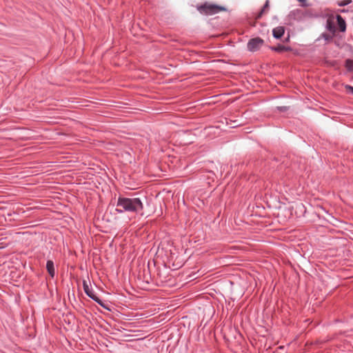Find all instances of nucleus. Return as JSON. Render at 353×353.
<instances>
[{
    "mask_svg": "<svg viewBox=\"0 0 353 353\" xmlns=\"http://www.w3.org/2000/svg\"><path fill=\"white\" fill-rule=\"evenodd\" d=\"M83 286L84 292L88 296H89L90 299L94 300L95 302H97L101 306L105 307V305L103 304L102 301L94 294V293L92 292V290L89 287L87 281H83Z\"/></svg>",
    "mask_w": 353,
    "mask_h": 353,
    "instance_id": "7ed1b4c3",
    "label": "nucleus"
},
{
    "mask_svg": "<svg viewBox=\"0 0 353 353\" xmlns=\"http://www.w3.org/2000/svg\"><path fill=\"white\" fill-rule=\"evenodd\" d=\"M345 90L353 94V87L349 85H345Z\"/></svg>",
    "mask_w": 353,
    "mask_h": 353,
    "instance_id": "f8f14e48",
    "label": "nucleus"
},
{
    "mask_svg": "<svg viewBox=\"0 0 353 353\" xmlns=\"http://www.w3.org/2000/svg\"><path fill=\"white\" fill-rule=\"evenodd\" d=\"M263 40L259 37L252 39L248 43V48L250 51L258 50L263 44Z\"/></svg>",
    "mask_w": 353,
    "mask_h": 353,
    "instance_id": "20e7f679",
    "label": "nucleus"
},
{
    "mask_svg": "<svg viewBox=\"0 0 353 353\" xmlns=\"http://www.w3.org/2000/svg\"><path fill=\"white\" fill-rule=\"evenodd\" d=\"M272 50L279 52H281L284 51H289L290 50V48L288 47H285L283 45H278L277 46L272 47Z\"/></svg>",
    "mask_w": 353,
    "mask_h": 353,
    "instance_id": "6e6552de",
    "label": "nucleus"
},
{
    "mask_svg": "<svg viewBox=\"0 0 353 353\" xmlns=\"http://www.w3.org/2000/svg\"><path fill=\"white\" fill-rule=\"evenodd\" d=\"M46 269L48 274L50 275L52 278L54 276L55 270L54 266V263L51 260H48L46 263Z\"/></svg>",
    "mask_w": 353,
    "mask_h": 353,
    "instance_id": "423d86ee",
    "label": "nucleus"
},
{
    "mask_svg": "<svg viewBox=\"0 0 353 353\" xmlns=\"http://www.w3.org/2000/svg\"><path fill=\"white\" fill-rule=\"evenodd\" d=\"M322 219H324V220H326V221L327 220V218H326V217H323V216Z\"/></svg>",
    "mask_w": 353,
    "mask_h": 353,
    "instance_id": "ddd939ff",
    "label": "nucleus"
},
{
    "mask_svg": "<svg viewBox=\"0 0 353 353\" xmlns=\"http://www.w3.org/2000/svg\"><path fill=\"white\" fill-rule=\"evenodd\" d=\"M351 0H344V1H342L341 2L339 3V5L340 6H346L347 4H349L350 3H351Z\"/></svg>",
    "mask_w": 353,
    "mask_h": 353,
    "instance_id": "9b49d317",
    "label": "nucleus"
},
{
    "mask_svg": "<svg viewBox=\"0 0 353 353\" xmlns=\"http://www.w3.org/2000/svg\"><path fill=\"white\" fill-rule=\"evenodd\" d=\"M298 1H300V2H304L305 1V0H298Z\"/></svg>",
    "mask_w": 353,
    "mask_h": 353,
    "instance_id": "4468645a",
    "label": "nucleus"
},
{
    "mask_svg": "<svg viewBox=\"0 0 353 353\" xmlns=\"http://www.w3.org/2000/svg\"><path fill=\"white\" fill-rule=\"evenodd\" d=\"M327 28L331 32H335V27L333 25L332 22L331 21L330 19H328L327 21Z\"/></svg>",
    "mask_w": 353,
    "mask_h": 353,
    "instance_id": "1a4fd4ad",
    "label": "nucleus"
},
{
    "mask_svg": "<svg viewBox=\"0 0 353 353\" xmlns=\"http://www.w3.org/2000/svg\"><path fill=\"white\" fill-rule=\"evenodd\" d=\"M336 21L339 28L340 31L345 32L346 30V23L345 20L342 18L341 15L336 16Z\"/></svg>",
    "mask_w": 353,
    "mask_h": 353,
    "instance_id": "0eeeda50",
    "label": "nucleus"
},
{
    "mask_svg": "<svg viewBox=\"0 0 353 353\" xmlns=\"http://www.w3.org/2000/svg\"><path fill=\"white\" fill-rule=\"evenodd\" d=\"M224 10V8L210 3H205L198 7L200 13L209 15L214 14Z\"/></svg>",
    "mask_w": 353,
    "mask_h": 353,
    "instance_id": "f03ea898",
    "label": "nucleus"
},
{
    "mask_svg": "<svg viewBox=\"0 0 353 353\" xmlns=\"http://www.w3.org/2000/svg\"><path fill=\"white\" fill-rule=\"evenodd\" d=\"M117 206L119 211L139 212L143 209V203L139 198L119 197Z\"/></svg>",
    "mask_w": 353,
    "mask_h": 353,
    "instance_id": "f257e3e1",
    "label": "nucleus"
},
{
    "mask_svg": "<svg viewBox=\"0 0 353 353\" xmlns=\"http://www.w3.org/2000/svg\"><path fill=\"white\" fill-rule=\"evenodd\" d=\"M268 6H269V1H267L265 2V4L264 5L263 8H262L261 12L259 14L258 18L261 17V15L265 11V10L268 8Z\"/></svg>",
    "mask_w": 353,
    "mask_h": 353,
    "instance_id": "9d476101",
    "label": "nucleus"
},
{
    "mask_svg": "<svg viewBox=\"0 0 353 353\" xmlns=\"http://www.w3.org/2000/svg\"><path fill=\"white\" fill-rule=\"evenodd\" d=\"M285 32V29L282 26H279L273 29L272 34L274 38H281Z\"/></svg>",
    "mask_w": 353,
    "mask_h": 353,
    "instance_id": "39448f33",
    "label": "nucleus"
}]
</instances>
